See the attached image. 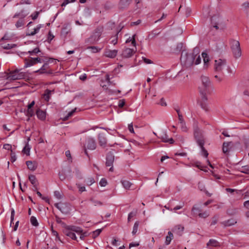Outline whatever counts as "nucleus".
Returning <instances> with one entry per match:
<instances>
[{
  "instance_id": "nucleus-9",
  "label": "nucleus",
  "mask_w": 249,
  "mask_h": 249,
  "mask_svg": "<svg viewBox=\"0 0 249 249\" xmlns=\"http://www.w3.org/2000/svg\"><path fill=\"white\" fill-rule=\"evenodd\" d=\"M23 75L22 73H19V71L15 70L10 72L6 76V79L8 80H15L22 78Z\"/></svg>"
},
{
  "instance_id": "nucleus-62",
  "label": "nucleus",
  "mask_w": 249,
  "mask_h": 249,
  "mask_svg": "<svg viewBox=\"0 0 249 249\" xmlns=\"http://www.w3.org/2000/svg\"><path fill=\"white\" fill-rule=\"evenodd\" d=\"M54 38V36L53 35L51 34V33L50 32L49 33V36L48 37V42H50L51 40H53V39Z\"/></svg>"
},
{
  "instance_id": "nucleus-15",
  "label": "nucleus",
  "mask_w": 249,
  "mask_h": 249,
  "mask_svg": "<svg viewBox=\"0 0 249 249\" xmlns=\"http://www.w3.org/2000/svg\"><path fill=\"white\" fill-rule=\"evenodd\" d=\"M85 146L89 149H95L96 148L95 140L92 138H88L86 140Z\"/></svg>"
},
{
  "instance_id": "nucleus-34",
  "label": "nucleus",
  "mask_w": 249,
  "mask_h": 249,
  "mask_svg": "<svg viewBox=\"0 0 249 249\" xmlns=\"http://www.w3.org/2000/svg\"><path fill=\"white\" fill-rule=\"evenodd\" d=\"M139 225V222L136 221L135 223V224L134 225V226H133V231H132V233L133 235L137 233V232L138 231V229Z\"/></svg>"
},
{
  "instance_id": "nucleus-12",
  "label": "nucleus",
  "mask_w": 249,
  "mask_h": 249,
  "mask_svg": "<svg viewBox=\"0 0 249 249\" xmlns=\"http://www.w3.org/2000/svg\"><path fill=\"white\" fill-rule=\"evenodd\" d=\"M101 35V32L100 30L95 31L88 39V41L90 43H94L96 42L100 38Z\"/></svg>"
},
{
  "instance_id": "nucleus-6",
  "label": "nucleus",
  "mask_w": 249,
  "mask_h": 249,
  "mask_svg": "<svg viewBox=\"0 0 249 249\" xmlns=\"http://www.w3.org/2000/svg\"><path fill=\"white\" fill-rule=\"evenodd\" d=\"M231 49L232 54L236 59H238L241 56L242 52L238 41L233 40L232 41Z\"/></svg>"
},
{
  "instance_id": "nucleus-24",
  "label": "nucleus",
  "mask_w": 249,
  "mask_h": 249,
  "mask_svg": "<svg viewBox=\"0 0 249 249\" xmlns=\"http://www.w3.org/2000/svg\"><path fill=\"white\" fill-rule=\"evenodd\" d=\"M183 230H184V227L180 225H178L176 226L173 228V231L175 233L180 235L182 234Z\"/></svg>"
},
{
  "instance_id": "nucleus-26",
  "label": "nucleus",
  "mask_w": 249,
  "mask_h": 249,
  "mask_svg": "<svg viewBox=\"0 0 249 249\" xmlns=\"http://www.w3.org/2000/svg\"><path fill=\"white\" fill-rule=\"evenodd\" d=\"M236 223V221L233 218H231L222 222V224L225 226H231Z\"/></svg>"
},
{
  "instance_id": "nucleus-17",
  "label": "nucleus",
  "mask_w": 249,
  "mask_h": 249,
  "mask_svg": "<svg viewBox=\"0 0 249 249\" xmlns=\"http://www.w3.org/2000/svg\"><path fill=\"white\" fill-rule=\"evenodd\" d=\"M162 142H169L170 143H173L174 141L172 138H169L165 131H162L160 136L159 137Z\"/></svg>"
},
{
  "instance_id": "nucleus-38",
  "label": "nucleus",
  "mask_w": 249,
  "mask_h": 249,
  "mask_svg": "<svg viewBox=\"0 0 249 249\" xmlns=\"http://www.w3.org/2000/svg\"><path fill=\"white\" fill-rule=\"evenodd\" d=\"M31 224L34 226H37L38 223L36 218L34 216H32L30 219Z\"/></svg>"
},
{
  "instance_id": "nucleus-52",
  "label": "nucleus",
  "mask_w": 249,
  "mask_h": 249,
  "mask_svg": "<svg viewBox=\"0 0 249 249\" xmlns=\"http://www.w3.org/2000/svg\"><path fill=\"white\" fill-rule=\"evenodd\" d=\"M38 52H39V49L38 48H36L34 49L33 51H29V53H30V55H33L34 53H37Z\"/></svg>"
},
{
  "instance_id": "nucleus-50",
  "label": "nucleus",
  "mask_w": 249,
  "mask_h": 249,
  "mask_svg": "<svg viewBox=\"0 0 249 249\" xmlns=\"http://www.w3.org/2000/svg\"><path fill=\"white\" fill-rule=\"evenodd\" d=\"M54 195L55 197L58 199H60L62 198V195L61 193L59 191H55L54 193Z\"/></svg>"
},
{
  "instance_id": "nucleus-16",
  "label": "nucleus",
  "mask_w": 249,
  "mask_h": 249,
  "mask_svg": "<svg viewBox=\"0 0 249 249\" xmlns=\"http://www.w3.org/2000/svg\"><path fill=\"white\" fill-rule=\"evenodd\" d=\"M233 146L232 142H224L223 144L222 151L224 154H228Z\"/></svg>"
},
{
  "instance_id": "nucleus-45",
  "label": "nucleus",
  "mask_w": 249,
  "mask_h": 249,
  "mask_svg": "<svg viewBox=\"0 0 249 249\" xmlns=\"http://www.w3.org/2000/svg\"><path fill=\"white\" fill-rule=\"evenodd\" d=\"M94 182V178H88L86 180V183L88 185H91Z\"/></svg>"
},
{
  "instance_id": "nucleus-44",
  "label": "nucleus",
  "mask_w": 249,
  "mask_h": 249,
  "mask_svg": "<svg viewBox=\"0 0 249 249\" xmlns=\"http://www.w3.org/2000/svg\"><path fill=\"white\" fill-rule=\"evenodd\" d=\"M47 65V63H45L42 67L41 68V69L38 71H37L36 72H39L41 73H45V70H46V67Z\"/></svg>"
},
{
  "instance_id": "nucleus-13",
  "label": "nucleus",
  "mask_w": 249,
  "mask_h": 249,
  "mask_svg": "<svg viewBox=\"0 0 249 249\" xmlns=\"http://www.w3.org/2000/svg\"><path fill=\"white\" fill-rule=\"evenodd\" d=\"M136 52V47L134 48H125L122 53V55L125 57H130L132 56Z\"/></svg>"
},
{
  "instance_id": "nucleus-41",
  "label": "nucleus",
  "mask_w": 249,
  "mask_h": 249,
  "mask_svg": "<svg viewBox=\"0 0 249 249\" xmlns=\"http://www.w3.org/2000/svg\"><path fill=\"white\" fill-rule=\"evenodd\" d=\"M30 148L28 144H26L25 147H24L23 150H22V152L26 154V155H29V153H30Z\"/></svg>"
},
{
  "instance_id": "nucleus-36",
  "label": "nucleus",
  "mask_w": 249,
  "mask_h": 249,
  "mask_svg": "<svg viewBox=\"0 0 249 249\" xmlns=\"http://www.w3.org/2000/svg\"><path fill=\"white\" fill-rule=\"evenodd\" d=\"M88 49L90 50L91 52L93 53H97V52L100 51V50H101V48H99L95 46H91V47H89Z\"/></svg>"
},
{
  "instance_id": "nucleus-56",
  "label": "nucleus",
  "mask_w": 249,
  "mask_h": 249,
  "mask_svg": "<svg viewBox=\"0 0 249 249\" xmlns=\"http://www.w3.org/2000/svg\"><path fill=\"white\" fill-rule=\"evenodd\" d=\"M135 215H136V212H132L130 213L128 216V218H127L128 221H130L131 218L132 217H133V216H134Z\"/></svg>"
},
{
  "instance_id": "nucleus-20",
  "label": "nucleus",
  "mask_w": 249,
  "mask_h": 249,
  "mask_svg": "<svg viewBox=\"0 0 249 249\" xmlns=\"http://www.w3.org/2000/svg\"><path fill=\"white\" fill-rule=\"evenodd\" d=\"M26 163L28 169L32 171L35 170L37 167V163L35 161H27Z\"/></svg>"
},
{
  "instance_id": "nucleus-33",
  "label": "nucleus",
  "mask_w": 249,
  "mask_h": 249,
  "mask_svg": "<svg viewBox=\"0 0 249 249\" xmlns=\"http://www.w3.org/2000/svg\"><path fill=\"white\" fill-rule=\"evenodd\" d=\"M135 35H133L132 37H129L125 41L126 43H128L129 42H131L132 44L134 46V47H136V41L135 39Z\"/></svg>"
},
{
  "instance_id": "nucleus-51",
  "label": "nucleus",
  "mask_w": 249,
  "mask_h": 249,
  "mask_svg": "<svg viewBox=\"0 0 249 249\" xmlns=\"http://www.w3.org/2000/svg\"><path fill=\"white\" fill-rule=\"evenodd\" d=\"M77 187L79 189V191L83 192L86 191V188L85 186H82L80 184H76Z\"/></svg>"
},
{
  "instance_id": "nucleus-39",
  "label": "nucleus",
  "mask_w": 249,
  "mask_h": 249,
  "mask_svg": "<svg viewBox=\"0 0 249 249\" xmlns=\"http://www.w3.org/2000/svg\"><path fill=\"white\" fill-rule=\"evenodd\" d=\"M242 8L244 10H247L249 9V0L244 2L241 5Z\"/></svg>"
},
{
  "instance_id": "nucleus-8",
  "label": "nucleus",
  "mask_w": 249,
  "mask_h": 249,
  "mask_svg": "<svg viewBox=\"0 0 249 249\" xmlns=\"http://www.w3.org/2000/svg\"><path fill=\"white\" fill-rule=\"evenodd\" d=\"M54 205L62 213L65 214L68 213L71 210V206L67 203L60 202L55 204Z\"/></svg>"
},
{
  "instance_id": "nucleus-48",
  "label": "nucleus",
  "mask_w": 249,
  "mask_h": 249,
  "mask_svg": "<svg viewBox=\"0 0 249 249\" xmlns=\"http://www.w3.org/2000/svg\"><path fill=\"white\" fill-rule=\"evenodd\" d=\"M99 184L101 186L104 187L107 185V181L105 178H102L99 182Z\"/></svg>"
},
{
  "instance_id": "nucleus-28",
  "label": "nucleus",
  "mask_w": 249,
  "mask_h": 249,
  "mask_svg": "<svg viewBox=\"0 0 249 249\" xmlns=\"http://www.w3.org/2000/svg\"><path fill=\"white\" fill-rule=\"evenodd\" d=\"M53 91L49 89L45 90L44 93L42 95V98L46 101H49L50 98V96L52 94Z\"/></svg>"
},
{
  "instance_id": "nucleus-2",
  "label": "nucleus",
  "mask_w": 249,
  "mask_h": 249,
  "mask_svg": "<svg viewBox=\"0 0 249 249\" xmlns=\"http://www.w3.org/2000/svg\"><path fill=\"white\" fill-rule=\"evenodd\" d=\"M64 233L66 236L74 240L77 239L76 233L80 236V239L82 240H84L85 238L88 236L87 232L84 231L81 228L75 226L66 227Z\"/></svg>"
},
{
  "instance_id": "nucleus-37",
  "label": "nucleus",
  "mask_w": 249,
  "mask_h": 249,
  "mask_svg": "<svg viewBox=\"0 0 249 249\" xmlns=\"http://www.w3.org/2000/svg\"><path fill=\"white\" fill-rule=\"evenodd\" d=\"M75 110H76V108H75L74 109H72V110H71V111L68 112V113L67 115V116H66L65 117H64L63 120H65V121L67 120H68L69 119V118H70L71 116H72L73 115V113L75 112Z\"/></svg>"
},
{
  "instance_id": "nucleus-30",
  "label": "nucleus",
  "mask_w": 249,
  "mask_h": 249,
  "mask_svg": "<svg viewBox=\"0 0 249 249\" xmlns=\"http://www.w3.org/2000/svg\"><path fill=\"white\" fill-rule=\"evenodd\" d=\"M173 239V234L171 231L168 232V235L166 237L165 243L166 245L170 244L172 240Z\"/></svg>"
},
{
  "instance_id": "nucleus-32",
  "label": "nucleus",
  "mask_w": 249,
  "mask_h": 249,
  "mask_svg": "<svg viewBox=\"0 0 249 249\" xmlns=\"http://www.w3.org/2000/svg\"><path fill=\"white\" fill-rule=\"evenodd\" d=\"M34 115V111L33 107H28V108L26 113V115L29 117L28 120H29L30 117H32Z\"/></svg>"
},
{
  "instance_id": "nucleus-35",
  "label": "nucleus",
  "mask_w": 249,
  "mask_h": 249,
  "mask_svg": "<svg viewBox=\"0 0 249 249\" xmlns=\"http://www.w3.org/2000/svg\"><path fill=\"white\" fill-rule=\"evenodd\" d=\"M241 171L244 173L249 174V165L242 166Z\"/></svg>"
},
{
  "instance_id": "nucleus-29",
  "label": "nucleus",
  "mask_w": 249,
  "mask_h": 249,
  "mask_svg": "<svg viewBox=\"0 0 249 249\" xmlns=\"http://www.w3.org/2000/svg\"><path fill=\"white\" fill-rule=\"evenodd\" d=\"M43 25L42 24H39L38 25L36 28L34 29V31L31 32H28L27 34V35L28 36H34L36 33H37L40 28H41Z\"/></svg>"
},
{
  "instance_id": "nucleus-43",
  "label": "nucleus",
  "mask_w": 249,
  "mask_h": 249,
  "mask_svg": "<svg viewBox=\"0 0 249 249\" xmlns=\"http://www.w3.org/2000/svg\"><path fill=\"white\" fill-rule=\"evenodd\" d=\"M111 43L113 45H116L118 41V34H117L115 36L111 37Z\"/></svg>"
},
{
  "instance_id": "nucleus-60",
  "label": "nucleus",
  "mask_w": 249,
  "mask_h": 249,
  "mask_svg": "<svg viewBox=\"0 0 249 249\" xmlns=\"http://www.w3.org/2000/svg\"><path fill=\"white\" fill-rule=\"evenodd\" d=\"M125 104L124 100H121L119 101L118 103V106L120 107H122Z\"/></svg>"
},
{
  "instance_id": "nucleus-42",
  "label": "nucleus",
  "mask_w": 249,
  "mask_h": 249,
  "mask_svg": "<svg viewBox=\"0 0 249 249\" xmlns=\"http://www.w3.org/2000/svg\"><path fill=\"white\" fill-rule=\"evenodd\" d=\"M52 234L53 236H55V241H59L60 242H61V240H60V237H59L58 236V234L57 233V231H54L52 229Z\"/></svg>"
},
{
  "instance_id": "nucleus-25",
  "label": "nucleus",
  "mask_w": 249,
  "mask_h": 249,
  "mask_svg": "<svg viewBox=\"0 0 249 249\" xmlns=\"http://www.w3.org/2000/svg\"><path fill=\"white\" fill-rule=\"evenodd\" d=\"M29 179L35 188L36 189L38 182L36 177L34 175H30L29 176Z\"/></svg>"
},
{
  "instance_id": "nucleus-64",
  "label": "nucleus",
  "mask_w": 249,
  "mask_h": 249,
  "mask_svg": "<svg viewBox=\"0 0 249 249\" xmlns=\"http://www.w3.org/2000/svg\"><path fill=\"white\" fill-rule=\"evenodd\" d=\"M131 0H121L120 2L121 3L124 4L125 5L128 4Z\"/></svg>"
},
{
  "instance_id": "nucleus-5",
  "label": "nucleus",
  "mask_w": 249,
  "mask_h": 249,
  "mask_svg": "<svg viewBox=\"0 0 249 249\" xmlns=\"http://www.w3.org/2000/svg\"><path fill=\"white\" fill-rule=\"evenodd\" d=\"M227 68L228 72L231 73V68L227 65V62L224 59H218L215 60L214 68L215 71L221 72L225 68Z\"/></svg>"
},
{
  "instance_id": "nucleus-57",
  "label": "nucleus",
  "mask_w": 249,
  "mask_h": 249,
  "mask_svg": "<svg viewBox=\"0 0 249 249\" xmlns=\"http://www.w3.org/2000/svg\"><path fill=\"white\" fill-rule=\"evenodd\" d=\"M200 105L201 106V107L202 108L205 110H207L208 109V105L206 103H200Z\"/></svg>"
},
{
  "instance_id": "nucleus-23",
  "label": "nucleus",
  "mask_w": 249,
  "mask_h": 249,
  "mask_svg": "<svg viewBox=\"0 0 249 249\" xmlns=\"http://www.w3.org/2000/svg\"><path fill=\"white\" fill-rule=\"evenodd\" d=\"M36 113L37 117L39 119L42 121L45 119L46 117V112L38 109L36 110Z\"/></svg>"
},
{
  "instance_id": "nucleus-27",
  "label": "nucleus",
  "mask_w": 249,
  "mask_h": 249,
  "mask_svg": "<svg viewBox=\"0 0 249 249\" xmlns=\"http://www.w3.org/2000/svg\"><path fill=\"white\" fill-rule=\"evenodd\" d=\"M219 245V243L214 239L210 240L209 242L207 243V246L209 248H212L214 247H218Z\"/></svg>"
},
{
  "instance_id": "nucleus-31",
  "label": "nucleus",
  "mask_w": 249,
  "mask_h": 249,
  "mask_svg": "<svg viewBox=\"0 0 249 249\" xmlns=\"http://www.w3.org/2000/svg\"><path fill=\"white\" fill-rule=\"evenodd\" d=\"M122 185L125 189H129L131 187L132 184L128 180H124L121 181Z\"/></svg>"
},
{
  "instance_id": "nucleus-46",
  "label": "nucleus",
  "mask_w": 249,
  "mask_h": 249,
  "mask_svg": "<svg viewBox=\"0 0 249 249\" xmlns=\"http://www.w3.org/2000/svg\"><path fill=\"white\" fill-rule=\"evenodd\" d=\"M15 46V44H7L2 46L4 49H10L14 48Z\"/></svg>"
},
{
  "instance_id": "nucleus-21",
  "label": "nucleus",
  "mask_w": 249,
  "mask_h": 249,
  "mask_svg": "<svg viewBox=\"0 0 249 249\" xmlns=\"http://www.w3.org/2000/svg\"><path fill=\"white\" fill-rule=\"evenodd\" d=\"M98 140L100 145L101 146H105L107 143L106 138L104 134H99L98 135Z\"/></svg>"
},
{
  "instance_id": "nucleus-4",
  "label": "nucleus",
  "mask_w": 249,
  "mask_h": 249,
  "mask_svg": "<svg viewBox=\"0 0 249 249\" xmlns=\"http://www.w3.org/2000/svg\"><path fill=\"white\" fill-rule=\"evenodd\" d=\"M194 135L197 143L201 147V155L205 157H207L208 155V153L203 147L204 141L201 132L199 130H196L195 131Z\"/></svg>"
},
{
  "instance_id": "nucleus-61",
  "label": "nucleus",
  "mask_w": 249,
  "mask_h": 249,
  "mask_svg": "<svg viewBox=\"0 0 249 249\" xmlns=\"http://www.w3.org/2000/svg\"><path fill=\"white\" fill-rule=\"evenodd\" d=\"M128 128L129 131L132 133H134V129L133 127V125L132 124H129L128 126Z\"/></svg>"
},
{
  "instance_id": "nucleus-53",
  "label": "nucleus",
  "mask_w": 249,
  "mask_h": 249,
  "mask_svg": "<svg viewBox=\"0 0 249 249\" xmlns=\"http://www.w3.org/2000/svg\"><path fill=\"white\" fill-rule=\"evenodd\" d=\"M92 203L94 206H101L102 203L96 200H92Z\"/></svg>"
},
{
  "instance_id": "nucleus-11",
  "label": "nucleus",
  "mask_w": 249,
  "mask_h": 249,
  "mask_svg": "<svg viewBox=\"0 0 249 249\" xmlns=\"http://www.w3.org/2000/svg\"><path fill=\"white\" fill-rule=\"evenodd\" d=\"M192 213L194 215L198 214V216L201 218H206L209 215V213H208V212H207L206 211L204 212L203 213H201V211L199 209V208L196 206H194L192 208Z\"/></svg>"
},
{
  "instance_id": "nucleus-1",
  "label": "nucleus",
  "mask_w": 249,
  "mask_h": 249,
  "mask_svg": "<svg viewBox=\"0 0 249 249\" xmlns=\"http://www.w3.org/2000/svg\"><path fill=\"white\" fill-rule=\"evenodd\" d=\"M180 60L182 64L187 67L200 64L201 62V58L199 55V49L196 48L193 50L192 52L190 53L182 52Z\"/></svg>"
},
{
  "instance_id": "nucleus-55",
  "label": "nucleus",
  "mask_w": 249,
  "mask_h": 249,
  "mask_svg": "<svg viewBox=\"0 0 249 249\" xmlns=\"http://www.w3.org/2000/svg\"><path fill=\"white\" fill-rule=\"evenodd\" d=\"M16 156L14 153L11 150V160L12 162H14L16 160Z\"/></svg>"
},
{
  "instance_id": "nucleus-19",
  "label": "nucleus",
  "mask_w": 249,
  "mask_h": 249,
  "mask_svg": "<svg viewBox=\"0 0 249 249\" xmlns=\"http://www.w3.org/2000/svg\"><path fill=\"white\" fill-rule=\"evenodd\" d=\"M179 124L180 125V128L182 131L186 132L187 130V127L183 119V117L182 115H179Z\"/></svg>"
},
{
  "instance_id": "nucleus-7",
  "label": "nucleus",
  "mask_w": 249,
  "mask_h": 249,
  "mask_svg": "<svg viewBox=\"0 0 249 249\" xmlns=\"http://www.w3.org/2000/svg\"><path fill=\"white\" fill-rule=\"evenodd\" d=\"M211 22L214 27L219 29L222 26L223 18L219 14H215L212 16Z\"/></svg>"
},
{
  "instance_id": "nucleus-54",
  "label": "nucleus",
  "mask_w": 249,
  "mask_h": 249,
  "mask_svg": "<svg viewBox=\"0 0 249 249\" xmlns=\"http://www.w3.org/2000/svg\"><path fill=\"white\" fill-rule=\"evenodd\" d=\"M39 13V12H36L34 13L33 14H32L31 16L32 17V18L33 20H35L38 17Z\"/></svg>"
},
{
  "instance_id": "nucleus-22",
  "label": "nucleus",
  "mask_w": 249,
  "mask_h": 249,
  "mask_svg": "<svg viewBox=\"0 0 249 249\" xmlns=\"http://www.w3.org/2000/svg\"><path fill=\"white\" fill-rule=\"evenodd\" d=\"M202 57L203 58L204 68L207 69L209 66V58L207 53H202Z\"/></svg>"
},
{
  "instance_id": "nucleus-40",
  "label": "nucleus",
  "mask_w": 249,
  "mask_h": 249,
  "mask_svg": "<svg viewBox=\"0 0 249 249\" xmlns=\"http://www.w3.org/2000/svg\"><path fill=\"white\" fill-rule=\"evenodd\" d=\"M101 231H102V229H97V230H95V231H94L92 232V237L93 238H95L96 237H97L100 234V233H101Z\"/></svg>"
},
{
  "instance_id": "nucleus-10",
  "label": "nucleus",
  "mask_w": 249,
  "mask_h": 249,
  "mask_svg": "<svg viewBox=\"0 0 249 249\" xmlns=\"http://www.w3.org/2000/svg\"><path fill=\"white\" fill-rule=\"evenodd\" d=\"M46 60H44V59H41L39 57H36V58H30L28 60H27L26 63H25V67H31L36 63H41V62H45Z\"/></svg>"
},
{
  "instance_id": "nucleus-49",
  "label": "nucleus",
  "mask_w": 249,
  "mask_h": 249,
  "mask_svg": "<svg viewBox=\"0 0 249 249\" xmlns=\"http://www.w3.org/2000/svg\"><path fill=\"white\" fill-rule=\"evenodd\" d=\"M24 24L23 21L22 19H20L18 21L16 24V26L17 28L21 27Z\"/></svg>"
},
{
  "instance_id": "nucleus-14",
  "label": "nucleus",
  "mask_w": 249,
  "mask_h": 249,
  "mask_svg": "<svg viewBox=\"0 0 249 249\" xmlns=\"http://www.w3.org/2000/svg\"><path fill=\"white\" fill-rule=\"evenodd\" d=\"M118 53V50H110L106 49L104 52V55L106 57L113 58L116 57Z\"/></svg>"
},
{
  "instance_id": "nucleus-63",
  "label": "nucleus",
  "mask_w": 249,
  "mask_h": 249,
  "mask_svg": "<svg viewBox=\"0 0 249 249\" xmlns=\"http://www.w3.org/2000/svg\"><path fill=\"white\" fill-rule=\"evenodd\" d=\"M183 206V205L177 206L172 209V211L176 212L177 210L181 209Z\"/></svg>"
},
{
  "instance_id": "nucleus-59",
  "label": "nucleus",
  "mask_w": 249,
  "mask_h": 249,
  "mask_svg": "<svg viewBox=\"0 0 249 249\" xmlns=\"http://www.w3.org/2000/svg\"><path fill=\"white\" fill-rule=\"evenodd\" d=\"M21 4H31V1L30 0H21L20 2Z\"/></svg>"
},
{
  "instance_id": "nucleus-3",
  "label": "nucleus",
  "mask_w": 249,
  "mask_h": 249,
  "mask_svg": "<svg viewBox=\"0 0 249 249\" xmlns=\"http://www.w3.org/2000/svg\"><path fill=\"white\" fill-rule=\"evenodd\" d=\"M211 86V82L208 77L202 75L201 77V85L199 87L200 93L203 95V100L206 101L207 100L206 94L208 89Z\"/></svg>"
},
{
  "instance_id": "nucleus-47",
  "label": "nucleus",
  "mask_w": 249,
  "mask_h": 249,
  "mask_svg": "<svg viewBox=\"0 0 249 249\" xmlns=\"http://www.w3.org/2000/svg\"><path fill=\"white\" fill-rule=\"evenodd\" d=\"M76 0H64L63 2L61 4V6H65L70 2H74Z\"/></svg>"
},
{
  "instance_id": "nucleus-58",
  "label": "nucleus",
  "mask_w": 249,
  "mask_h": 249,
  "mask_svg": "<svg viewBox=\"0 0 249 249\" xmlns=\"http://www.w3.org/2000/svg\"><path fill=\"white\" fill-rule=\"evenodd\" d=\"M3 148L8 150H11L12 146L9 144H5L3 145Z\"/></svg>"
},
{
  "instance_id": "nucleus-18",
  "label": "nucleus",
  "mask_w": 249,
  "mask_h": 249,
  "mask_svg": "<svg viewBox=\"0 0 249 249\" xmlns=\"http://www.w3.org/2000/svg\"><path fill=\"white\" fill-rule=\"evenodd\" d=\"M114 161V156L111 154H109L107 155V161H106V165L107 166H111V167L109 168V171H113V162Z\"/></svg>"
}]
</instances>
